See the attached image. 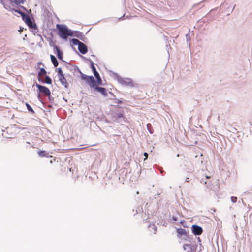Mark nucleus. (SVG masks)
<instances>
[{"label":"nucleus","mask_w":252,"mask_h":252,"mask_svg":"<svg viewBox=\"0 0 252 252\" xmlns=\"http://www.w3.org/2000/svg\"><path fill=\"white\" fill-rule=\"evenodd\" d=\"M71 42L73 44V45H77L78 46H79V45L80 44V43H81L82 42L80 41L79 40H78L77 39H75V38H73V39H72L71 40Z\"/></svg>","instance_id":"obj_15"},{"label":"nucleus","mask_w":252,"mask_h":252,"mask_svg":"<svg viewBox=\"0 0 252 252\" xmlns=\"http://www.w3.org/2000/svg\"><path fill=\"white\" fill-rule=\"evenodd\" d=\"M56 28L58 30V35L64 40H67L69 36H73L74 32L69 30L66 26L61 24H57Z\"/></svg>","instance_id":"obj_1"},{"label":"nucleus","mask_w":252,"mask_h":252,"mask_svg":"<svg viewBox=\"0 0 252 252\" xmlns=\"http://www.w3.org/2000/svg\"><path fill=\"white\" fill-rule=\"evenodd\" d=\"M38 154L40 157H47V153L45 151L40 150L38 152Z\"/></svg>","instance_id":"obj_16"},{"label":"nucleus","mask_w":252,"mask_h":252,"mask_svg":"<svg viewBox=\"0 0 252 252\" xmlns=\"http://www.w3.org/2000/svg\"><path fill=\"white\" fill-rule=\"evenodd\" d=\"M95 81L96 82L97 86L99 85H102V80L100 77L97 78Z\"/></svg>","instance_id":"obj_19"},{"label":"nucleus","mask_w":252,"mask_h":252,"mask_svg":"<svg viewBox=\"0 0 252 252\" xmlns=\"http://www.w3.org/2000/svg\"><path fill=\"white\" fill-rule=\"evenodd\" d=\"M144 156L145 157V158L144 159V161L146 160L147 159V158H148V154L146 152H145L144 153Z\"/></svg>","instance_id":"obj_23"},{"label":"nucleus","mask_w":252,"mask_h":252,"mask_svg":"<svg viewBox=\"0 0 252 252\" xmlns=\"http://www.w3.org/2000/svg\"><path fill=\"white\" fill-rule=\"evenodd\" d=\"M118 81L121 84L124 86H129L131 87L134 86L133 80L130 78H120L118 80Z\"/></svg>","instance_id":"obj_6"},{"label":"nucleus","mask_w":252,"mask_h":252,"mask_svg":"<svg viewBox=\"0 0 252 252\" xmlns=\"http://www.w3.org/2000/svg\"><path fill=\"white\" fill-rule=\"evenodd\" d=\"M36 87L41 93H43L45 95L47 96H50V91L47 87L38 84H36Z\"/></svg>","instance_id":"obj_7"},{"label":"nucleus","mask_w":252,"mask_h":252,"mask_svg":"<svg viewBox=\"0 0 252 252\" xmlns=\"http://www.w3.org/2000/svg\"><path fill=\"white\" fill-rule=\"evenodd\" d=\"M57 73L59 80L61 83L65 88H67L68 83L66 78H65L64 75L63 74V72L61 68H58Z\"/></svg>","instance_id":"obj_5"},{"label":"nucleus","mask_w":252,"mask_h":252,"mask_svg":"<svg viewBox=\"0 0 252 252\" xmlns=\"http://www.w3.org/2000/svg\"><path fill=\"white\" fill-rule=\"evenodd\" d=\"M45 82L47 84H51L52 83L51 79L48 76H46Z\"/></svg>","instance_id":"obj_18"},{"label":"nucleus","mask_w":252,"mask_h":252,"mask_svg":"<svg viewBox=\"0 0 252 252\" xmlns=\"http://www.w3.org/2000/svg\"><path fill=\"white\" fill-rule=\"evenodd\" d=\"M78 50L80 53H81L83 54H86L88 51L86 45L82 42L80 43V44L79 45Z\"/></svg>","instance_id":"obj_10"},{"label":"nucleus","mask_w":252,"mask_h":252,"mask_svg":"<svg viewBox=\"0 0 252 252\" xmlns=\"http://www.w3.org/2000/svg\"><path fill=\"white\" fill-rule=\"evenodd\" d=\"M94 91H96L100 93L103 96H106L107 95V90L105 88L97 86L96 83L94 87L93 88Z\"/></svg>","instance_id":"obj_8"},{"label":"nucleus","mask_w":252,"mask_h":252,"mask_svg":"<svg viewBox=\"0 0 252 252\" xmlns=\"http://www.w3.org/2000/svg\"><path fill=\"white\" fill-rule=\"evenodd\" d=\"M94 74L95 77H96V78L100 77L99 73H98V72L97 71L94 72Z\"/></svg>","instance_id":"obj_22"},{"label":"nucleus","mask_w":252,"mask_h":252,"mask_svg":"<svg viewBox=\"0 0 252 252\" xmlns=\"http://www.w3.org/2000/svg\"><path fill=\"white\" fill-rule=\"evenodd\" d=\"M80 75L81 79L85 81L91 88L95 86L96 81L93 76H87L81 72Z\"/></svg>","instance_id":"obj_3"},{"label":"nucleus","mask_w":252,"mask_h":252,"mask_svg":"<svg viewBox=\"0 0 252 252\" xmlns=\"http://www.w3.org/2000/svg\"><path fill=\"white\" fill-rule=\"evenodd\" d=\"M149 126H151V125H150V124H147V127H148V128L149 127Z\"/></svg>","instance_id":"obj_25"},{"label":"nucleus","mask_w":252,"mask_h":252,"mask_svg":"<svg viewBox=\"0 0 252 252\" xmlns=\"http://www.w3.org/2000/svg\"><path fill=\"white\" fill-rule=\"evenodd\" d=\"M91 67L93 71V73L96 71V68L94 64V63L93 62H91Z\"/></svg>","instance_id":"obj_20"},{"label":"nucleus","mask_w":252,"mask_h":252,"mask_svg":"<svg viewBox=\"0 0 252 252\" xmlns=\"http://www.w3.org/2000/svg\"><path fill=\"white\" fill-rule=\"evenodd\" d=\"M177 237L184 240H188L189 239V231L183 228L177 229Z\"/></svg>","instance_id":"obj_4"},{"label":"nucleus","mask_w":252,"mask_h":252,"mask_svg":"<svg viewBox=\"0 0 252 252\" xmlns=\"http://www.w3.org/2000/svg\"><path fill=\"white\" fill-rule=\"evenodd\" d=\"M11 10L14 11L19 13L21 15L23 21L26 23V24L28 26V27L30 28H33L34 26H36V25L35 24H33V23L30 18V17L26 13L23 12L20 10L14 8L11 9Z\"/></svg>","instance_id":"obj_2"},{"label":"nucleus","mask_w":252,"mask_h":252,"mask_svg":"<svg viewBox=\"0 0 252 252\" xmlns=\"http://www.w3.org/2000/svg\"><path fill=\"white\" fill-rule=\"evenodd\" d=\"M206 178L207 179H208V178H210V177H209V176H206Z\"/></svg>","instance_id":"obj_26"},{"label":"nucleus","mask_w":252,"mask_h":252,"mask_svg":"<svg viewBox=\"0 0 252 252\" xmlns=\"http://www.w3.org/2000/svg\"><path fill=\"white\" fill-rule=\"evenodd\" d=\"M50 162V163H52V161L51 160Z\"/></svg>","instance_id":"obj_28"},{"label":"nucleus","mask_w":252,"mask_h":252,"mask_svg":"<svg viewBox=\"0 0 252 252\" xmlns=\"http://www.w3.org/2000/svg\"><path fill=\"white\" fill-rule=\"evenodd\" d=\"M54 49H55L56 50V51H57L58 58L59 59L62 60V58H63V53H62V52L61 51H60L59 48L57 46H56L54 47Z\"/></svg>","instance_id":"obj_13"},{"label":"nucleus","mask_w":252,"mask_h":252,"mask_svg":"<svg viewBox=\"0 0 252 252\" xmlns=\"http://www.w3.org/2000/svg\"><path fill=\"white\" fill-rule=\"evenodd\" d=\"M26 106L27 107V108L28 109V110L31 112L32 114H34V110H33V109L31 107V106L28 103H26Z\"/></svg>","instance_id":"obj_17"},{"label":"nucleus","mask_w":252,"mask_h":252,"mask_svg":"<svg viewBox=\"0 0 252 252\" xmlns=\"http://www.w3.org/2000/svg\"><path fill=\"white\" fill-rule=\"evenodd\" d=\"M50 58H51V61H52V63L53 64L54 66L55 67H57L59 63H58V62L56 57L54 55H51Z\"/></svg>","instance_id":"obj_11"},{"label":"nucleus","mask_w":252,"mask_h":252,"mask_svg":"<svg viewBox=\"0 0 252 252\" xmlns=\"http://www.w3.org/2000/svg\"><path fill=\"white\" fill-rule=\"evenodd\" d=\"M231 201L233 203H235L237 202V198L236 197L232 196L231 197Z\"/></svg>","instance_id":"obj_21"},{"label":"nucleus","mask_w":252,"mask_h":252,"mask_svg":"<svg viewBox=\"0 0 252 252\" xmlns=\"http://www.w3.org/2000/svg\"><path fill=\"white\" fill-rule=\"evenodd\" d=\"M192 232L195 235H199L202 233V228L197 225H193L192 227Z\"/></svg>","instance_id":"obj_9"},{"label":"nucleus","mask_w":252,"mask_h":252,"mask_svg":"<svg viewBox=\"0 0 252 252\" xmlns=\"http://www.w3.org/2000/svg\"><path fill=\"white\" fill-rule=\"evenodd\" d=\"M188 179H189V178H187V180H186V181H187V182H188Z\"/></svg>","instance_id":"obj_27"},{"label":"nucleus","mask_w":252,"mask_h":252,"mask_svg":"<svg viewBox=\"0 0 252 252\" xmlns=\"http://www.w3.org/2000/svg\"><path fill=\"white\" fill-rule=\"evenodd\" d=\"M46 71L43 68H40L38 73V80L40 81L41 77L43 75H46Z\"/></svg>","instance_id":"obj_14"},{"label":"nucleus","mask_w":252,"mask_h":252,"mask_svg":"<svg viewBox=\"0 0 252 252\" xmlns=\"http://www.w3.org/2000/svg\"><path fill=\"white\" fill-rule=\"evenodd\" d=\"M26 0H10L11 4L14 3L15 4L18 5L21 4H23L25 2Z\"/></svg>","instance_id":"obj_12"},{"label":"nucleus","mask_w":252,"mask_h":252,"mask_svg":"<svg viewBox=\"0 0 252 252\" xmlns=\"http://www.w3.org/2000/svg\"><path fill=\"white\" fill-rule=\"evenodd\" d=\"M119 117H123V115L120 114V115L119 116Z\"/></svg>","instance_id":"obj_24"}]
</instances>
